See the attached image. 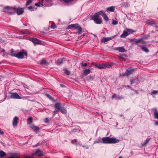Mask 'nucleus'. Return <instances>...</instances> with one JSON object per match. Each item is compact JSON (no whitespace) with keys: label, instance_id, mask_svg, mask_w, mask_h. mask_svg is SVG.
I'll return each instance as SVG.
<instances>
[{"label":"nucleus","instance_id":"f257e3e1","mask_svg":"<svg viewBox=\"0 0 158 158\" xmlns=\"http://www.w3.org/2000/svg\"><path fill=\"white\" fill-rule=\"evenodd\" d=\"M120 140L114 137H104L102 138V142L104 143H118Z\"/></svg>","mask_w":158,"mask_h":158},{"label":"nucleus","instance_id":"f03ea898","mask_svg":"<svg viewBox=\"0 0 158 158\" xmlns=\"http://www.w3.org/2000/svg\"><path fill=\"white\" fill-rule=\"evenodd\" d=\"M100 15V12H98L91 16L92 19L97 24H100L102 23V18L99 17Z\"/></svg>","mask_w":158,"mask_h":158},{"label":"nucleus","instance_id":"7ed1b4c3","mask_svg":"<svg viewBox=\"0 0 158 158\" xmlns=\"http://www.w3.org/2000/svg\"><path fill=\"white\" fill-rule=\"evenodd\" d=\"M3 11L7 14H14L15 13V9L11 7L6 6L4 8Z\"/></svg>","mask_w":158,"mask_h":158},{"label":"nucleus","instance_id":"20e7f679","mask_svg":"<svg viewBox=\"0 0 158 158\" xmlns=\"http://www.w3.org/2000/svg\"><path fill=\"white\" fill-rule=\"evenodd\" d=\"M131 41H135L137 45L141 47V48L144 46H145V45H146V43L143 41L142 39H139L138 40H136L135 39H131Z\"/></svg>","mask_w":158,"mask_h":158},{"label":"nucleus","instance_id":"39448f33","mask_svg":"<svg viewBox=\"0 0 158 158\" xmlns=\"http://www.w3.org/2000/svg\"><path fill=\"white\" fill-rule=\"evenodd\" d=\"M24 55L27 56V53L25 52L24 50H22L21 52H20L18 53H16L15 57L18 58L22 59Z\"/></svg>","mask_w":158,"mask_h":158},{"label":"nucleus","instance_id":"423d86ee","mask_svg":"<svg viewBox=\"0 0 158 158\" xmlns=\"http://www.w3.org/2000/svg\"><path fill=\"white\" fill-rule=\"evenodd\" d=\"M29 40L31 41L34 45L41 44H42L41 41L36 38H30Z\"/></svg>","mask_w":158,"mask_h":158},{"label":"nucleus","instance_id":"0eeeda50","mask_svg":"<svg viewBox=\"0 0 158 158\" xmlns=\"http://www.w3.org/2000/svg\"><path fill=\"white\" fill-rule=\"evenodd\" d=\"M134 71V69L131 67L129 68L126 71L124 74H123V76L126 75L128 76L131 74Z\"/></svg>","mask_w":158,"mask_h":158},{"label":"nucleus","instance_id":"6e6552de","mask_svg":"<svg viewBox=\"0 0 158 158\" xmlns=\"http://www.w3.org/2000/svg\"><path fill=\"white\" fill-rule=\"evenodd\" d=\"M95 67L99 69H102L109 68V65L107 64H99L95 65Z\"/></svg>","mask_w":158,"mask_h":158},{"label":"nucleus","instance_id":"1a4fd4ad","mask_svg":"<svg viewBox=\"0 0 158 158\" xmlns=\"http://www.w3.org/2000/svg\"><path fill=\"white\" fill-rule=\"evenodd\" d=\"M15 13H17L18 15L22 14L24 12V10L23 8L18 7L15 8Z\"/></svg>","mask_w":158,"mask_h":158},{"label":"nucleus","instance_id":"9d476101","mask_svg":"<svg viewBox=\"0 0 158 158\" xmlns=\"http://www.w3.org/2000/svg\"><path fill=\"white\" fill-rule=\"evenodd\" d=\"M73 28L78 30V33L80 34L81 33L82 29L77 24H73Z\"/></svg>","mask_w":158,"mask_h":158},{"label":"nucleus","instance_id":"9b49d317","mask_svg":"<svg viewBox=\"0 0 158 158\" xmlns=\"http://www.w3.org/2000/svg\"><path fill=\"white\" fill-rule=\"evenodd\" d=\"M11 98L15 99H21V97L16 93H11Z\"/></svg>","mask_w":158,"mask_h":158},{"label":"nucleus","instance_id":"f8f14e48","mask_svg":"<svg viewBox=\"0 0 158 158\" xmlns=\"http://www.w3.org/2000/svg\"><path fill=\"white\" fill-rule=\"evenodd\" d=\"M99 12H100V15L103 17L105 21H108L109 19L105 12L102 11H101Z\"/></svg>","mask_w":158,"mask_h":158},{"label":"nucleus","instance_id":"ddd939ff","mask_svg":"<svg viewBox=\"0 0 158 158\" xmlns=\"http://www.w3.org/2000/svg\"><path fill=\"white\" fill-rule=\"evenodd\" d=\"M29 126L34 131L38 132L40 130V128L38 127L34 126L33 125L30 124Z\"/></svg>","mask_w":158,"mask_h":158},{"label":"nucleus","instance_id":"4468645a","mask_svg":"<svg viewBox=\"0 0 158 158\" xmlns=\"http://www.w3.org/2000/svg\"><path fill=\"white\" fill-rule=\"evenodd\" d=\"M115 36V35H114V36H113L112 37H107V38L104 37L102 39V40L103 42H107L108 41L111 40L113 38H114Z\"/></svg>","mask_w":158,"mask_h":158},{"label":"nucleus","instance_id":"2eb2a0df","mask_svg":"<svg viewBox=\"0 0 158 158\" xmlns=\"http://www.w3.org/2000/svg\"><path fill=\"white\" fill-rule=\"evenodd\" d=\"M18 120V118L17 116L15 117L13 119V125L14 127L17 125Z\"/></svg>","mask_w":158,"mask_h":158},{"label":"nucleus","instance_id":"dca6fc26","mask_svg":"<svg viewBox=\"0 0 158 158\" xmlns=\"http://www.w3.org/2000/svg\"><path fill=\"white\" fill-rule=\"evenodd\" d=\"M83 74L85 76H86L91 72L90 69L84 70H83Z\"/></svg>","mask_w":158,"mask_h":158},{"label":"nucleus","instance_id":"f3484780","mask_svg":"<svg viewBox=\"0 0 158 158\" xmlns=\"http://www.w3.org/2000/svg\"><path fill=\"white\" fill-rule=\"evenodd\" d=\"M115 50L118 51L120 52H124L125 49L123 47H117L115 48Z\"/></svg>","mask_w":158,"mask_h":158},{"label":"nucleus","instance_id":"a211bd4d","mask_svg":"<svg viewBox=\"0 0 158 158\" xmlns=\"http://www.w3.org/2000/svg\"><path fill=\"white\" fill-rule=\"evenodd\" d=\"M146 23L149 25H153L156 24L155 22L152 19L148 20L146 21Z\"/></svg>","mask_w":158,"mask_h":158},{"label":"nucleus","instance_id":"6ab92c4d","mask_svg":"<svg viewBox=\"0 0 158 158\" xmlns=\"http://www.w3.org/2000/svg\"><path fill=\"white\" fill-rule=\"evenodd\" d=\"M35 154L39 156H42L43 155L42 152L39 149L37 150Z\"/></svg>","mask_w":158,"mask_h":158},{"label":"nucleus","instance_id":"aec40b11","mask_svg":"<svg viewBox=\"0 0 158 158\" xmlns=\"http://www.w3.org/2000/svg\"><path fill=\"white\" fill-rule=\"evenodd\" d=\"M55 107L56 109V110L59 111L61 109L60 104L59 103H56L55 105Z\"/></svg>","mask_w":158,"mask_h":158},{"label":"nucleus","instance_id":"412c9836","mask_svg":"<svg viewBox=\"0 0 158 158\" xmlns=\"http://www.w3.org/2000/svg\"><path fill=\"white\" fill-rule=\"evenodd\" d=\"M128 35V33L127 31H124L123 33L120 35V37L121 38H125Z\"/></svg>","mask_w":158,"mask_h":158},{"label":"nucleus","instance_id":"4be33fe9","mask_svg":"<svg viewBox=\"0 0 158 158\" xmlns=\"http://www.w3.org/2000/svg\"><path fill=\"white\" fill-rule=\"evenodd\" d=\"M141 49L144 52L148 53L149 52L148 49L146 47V45L145 46H143L141 48Z\"/></svg>","mask_w":158,"mask_h":158},{"label":"nucleus","instance_id":"5701e85b","mask_svg":"<svg viewBox=\"0 0 158 158\" xmlns=\"http://www.w3.org/2000/svg\"><path fill=\"white\" fill-rule=\"evenodd\" d=\"M16 52V51H14V50L13 49H11L10 50V55L12 56H15Z\"/></svg>","mask_w":158,"mask_h":158},{"label":"nucleus","instance_id":"b1692460","mask_svg":"<svg viewBox=\"0 0 158 158\" xmlns=\"http://www.w3.org/2000/svg\"><path fill=\"white\" fill-rule=\"evenodd\" d=\"M114 98H115V99L117 100L121 99L122 98L121 97L117 96L115 94L113 95L112 97V98L113 99Z\"/></svg>","mask_w":158,"mask_h":158},{"label":"nucleus","instance_id":"393cba45","mask_svg":"<svg viewBox=\"0 0 158 158\" xmlns=\"http://www.w3.org/2000/svg\"><path fill=\"white\" fill-rule=\"evenodd\" d=\"M6 155V153L3 151H0V158L5 156Z\"/></svg>","mask_w":158,"mask_h":158},{"label":"nucleus","instance_id":"a878e982","mask_svg":"<svg viewBox=\"0 0 158 158\" xmlns=\"http://www.w3.org/2000/svg\"><path fill=\"white\" fill-rule=\"evenodd\" d=\"M154 115L155 118L158 119V112L156 109H155Z\"/></svg>","mask_w":158,"mask_h":158},{"label":"nucleus","instance_id":"bb28decb","mask_svg":"<svg viewBox=\"0 0 158 158\" xmlns=\"http://www.w3.org/2000/svg\"><path fill=\"white\" fill-rule=\"evenodd\" d=\"M107 11H110L111 12H113L114 10V7L112 6L107 9Z\"/></svg>","mask_w":158,"mask_h":158},{"label":"nucleus","instance_id":"cd10ccee","mask_svg":"<svg viewBox=\"0 0 158 158\" xmlns=\"http://www.w3.org/2000/svg\"><path fill=\"white\" fill-rule=\"evenodd\" d=\"M43 1L44 0H41V2H39L38 3H35V5L37 6H40V5L41 4L42 6H43Z\"/></svg>","mask_w":158,"mask_h":158},{"label":"nucleus","instance_id":"c85d7f7f","mask_svg":"<svg viewBox=\"0 0 158 158\" xmlns=\"http://www.w3.org/2000/svg\"><path fill=\"white\" fill-rule=\"evenodd\" d=\"M63 60L62 59H58L56 61V63L58 65H60L62 63Z\"/></svg>","mask_w":158,"mask_h":158},{"label":"nucleus","instance_id":"c756f323","mask_svg":"<svg viewBox=\"0 0 158 158\" xmlns=\"http://www.w3.org/2000/svg\"><path fill=\"white\" fill-rule=\"evenodd\" d=\"M59 111H60L62 113L64 114H66L67 112L66 110L64 108H61Z\"/></svg>","mask_w":158,"mask_h":158},{"label":"nucleus","instance_id":"7c9ffc66","mask_svg":"<svg viewBox=\"0 0 158 158\" xmlns=\"http://www.w3.org/2000/svg\"><path fill=\"white\" fill-rule=\"evenodd\" d=\"M127 32L128 33V35L135 32V31H134L132 29H127Z\"/></svg>","mask_w":158,"mask_h":158},{"label":"nucleus","instance_id":"2f4dec72","mask_svg":"<svg viewBox=\"0 0 158 158\" xmlns=\"http://www.w3.org/2000/svg\"><path fill=\"white\" fill-rule=\"evenodd\" d=\"M73 25H73V24H71V25H70L68 26V27H67V28H66V29H71L73 28V27H73Z\"/></svg>","mask_w":158,"mask_h":158},{"label":"nucleus","instance_id":"473e14b6","mask_svg":"<svg viewBox=\"0 0 158 158\" xmlns=\"http://www.w3.org/2000/svg\"><path fill=\"white\" fill-rule=\"evenodd\" d=\"M149 141V139H147L146 140V142L145 143H143L142 144V145L143 146L146 145L147 143H148V142Z\"/></svg>","mask_w":158,"mask_h":158},{"label":"nucleus","instance_id":"72a5a7b5","mask_svg":"<svg viewBox=\"0 0 158 158\" xmlns=\"http://www.w3.org/2000/svg\"><path fill=\"white\" fill-rule=\"evenodd\" d=\"M158 93V90H153L152 92L151 93V94H156Z\"/></svg>","mask_w":158,"mask_h":158},{"label":"nucleus","instance_id":"f704fd0d","mask_svg":"<svg viewBox=\"0 0 158 158\" xmlns=\"http://www.w3.org/2000/svg\"><path fill=\"white\" fill-rule=\"evenodd\" d=\"M112 23L113 25H117L118 23V22L117 21L113 20Z\"/></svg>","mask_w":158,"mask_h":158},{"label":"nucleus","instance_id":"c9c22d12","mask_svg":"<svg viewBox=\"0 0 158 158\" xmlns=\"http://www.w3.org/2000/svg\"><path fill=\"white\" fill-rule=\"evenodd\" d=\"M71 142L73 143H77L78 142L77 141V140L76 139H74L72 140L71 141Z\"/></svg>","mask_w":158,"mask_h":158},{"label":"nucleus","instance_id":"e433bc0d","mask_svg":"<svg viewBox=\"0 0 158 158\" xmlns=\"http://www.w3.org/2000/svg\"><path fill=\"white\" fill-rule=\"evenodd\" d=\"M32 2V0H28L27 1V3H26V5L27 6V5H30Z\"/></svg>","mask_w":158,"mask_h":158},{"label":"nucleus","instance_id":"4c0bfd02","mask_svg":"<svg viewBox=\"0 0 158 158\" xmlns=\"http://www.w3.org/2000/svg\"><path fill=\"white\" fill-rule=\"evenodd\" d=\"M64 71H65V73L67 75H70V73L69 70L65 69L64 70Z\"/></svg>","mask_w":158,"mask_h":158},{"label":"nucleus","instance_id":"58836bf2","mask_svg":"<svg viewBox=\"0 0 158 158\" xmlns=\"http://www.w3.org/2000/svg\"><path fill=\"white\" fill-rule=\"evenodd\" d=\"M27 120L28 121H30V123H32V118L31 117H30Z\"/></svg>","mask_w":158,"mask_h":158},{"label":"nucleus","instance_id":"ea45409f","mask_svg":"<svg viewBox=\"0 0 158 158\" xmlns=\"http://www.w3.org/2000/svg\"><path fill=\"white\" fill-rule=\"evenodd\" d=\"M81 65L82 66H85V67H86L88 66L87 64L86 63H81Z\"/></svg>","mask_w":158,"mask_h":158},{"label":"nucleus","instance_id":"a19ab883","mask_svg":"<svg viewBox=\"0 0 158 158\" xmlns=\"http://www.w3.org/2000/svg\"><path fill=\"white\" fill-rule=\"evenodd\" d=\"M25 158H31V156L29 155H25L24 156Z\"/></svg>","mask_w":158,"mask_h":158},{"label":"nucleus","instance_id":"79ce46f5","mask_svg":"<svg viewBox=\"0 0 158 158\" xmlns=\"http://www.w3.org/2000/svg\"><path fill=\"white\" fill-rule=\"evenodd\" d=\"M46 61L44 60H42L41 61L40 63L41 64H45L46 63Z\"/></svg>","mask_w":158,"mask_h":158},{"label":"nucleus","instance_id":"37998d69","mask_svg":"<svg viewBox=\"0 0 158 158\" xmlns=\"http://www.w3.org/2000/svg\"><path fill=\"white\" fill-rule=\"evenodd\" d=\"M59 111V110H55L54 111H53V114H57V113Z\"/></svg>","mask_w":158,"mask_h":158},{"label":"nucleus","instance_id":"c03bdc74","mask_svg":"<svg viewBox=\"0 0 158 158\" xmlns=\"http://www.w3.org/2000/svg\"><path fill=\"white\" fill-rule=\"evenodd\" d=\"M51 27L52 28L55 29L56 27V26L55 25L52 24L51 26Z\"/></svg>","mask_w":158,"mask_h":158},{"label":"nucleus","instance_id":"a18cd8bd","mask_svg":"<svg viewBox=\"0 0 158 158\" xmlns=\"http://www.w3.org/2000/svg\"><path fill=\"white\" fill-rule=\"evenodd\" d=\"M16 158V157L15 156L13 155L12 156L8 157L7 158Z\"/></svg>","mask_w":158,"mask_h":158},{"label":"nucleus","instance_id":"49530a36","mask_svg":"<svg viewBox=\"0 0 158 158\" xmlns=\"http://www.w3.org/2000/svg\"><path fill=\"white\" fill-rule=\"evenodd\" d=\"M46 95L48 97H49L50 98H52V97L48 94H47Z\"/></svg>","mask_w":158,"mask_h":158},{"label":"nucleus","instance_id":"de8ad7c7","mask_svg":"<svg viewBox=\"0 0 158 158\" xmlns=\"http://www.w3.org/2000/svg\"><path fill=\"white\" fill-rule=\"evenodd\" d=\"M155 124L156 125H158V121H156L155 122Z\"/></svg>","mask_w":158,"mask_h":158},{"label":"nucleus","instance_id":"09e8293b","mask_svg":"<svg viewBox=\"0 0 158 158\" xmlns=\"http://www.w3.org/2000/svg\"><path fill=\"white\" fill-rule=\"evenodd\" d=\"M45 122H46V123H47V122H48V118H46Z\"/></svg>","mask_w":158,"mask_h":158},{"label":"nucleus","instance_id":"8fccbe9b","mask_svg":"<svg viewBox=\"0 0 158 158\" xmlns=\"http://www.w3.org/2000/svg\"><path fill=\"white\" fill-rule=\"evenodd\" d=\"M29 9L30 10L32 8V6H30L27 8Z\"/></svg>","mask_w":158,"mask_h":158},{"label":"nucleus","instance_id":"3c124183","mask_svg":"<svg viewBox=\"0 0 158 158\" xmlns=\"http://www.w3.org/2000/svg\"><path fill=\"white\" fill-rule=\"evenodd\" d=\"M134 81H133V80H132L131 81V84H133V83H134Z\"/></svg>","mask_w":158,"mask_h":158},{"label":"nucleus","instance_id":"603ef678","mask_svg":"<svg viewBox=\"0 0 158 158\" xmlns=\"http://www.w3.org/2000/svg\"><path fill=\"white\" fill-rule=\"evenodd\" d=\"M119 158H123V157L121 156L119 157Z\"/></svg>","mask_w":158,"mask_h":158},{"label":"nucleus","instance_id":"864d4df0","mask_svg":"<svg viewBox=\"0 0 158 158\" xmlns=\"http://www.w3.org/2000/svg\"><path fill=\"white\" fill-rule=\"evenodd\" d=\"M156 27L157 28H158V26H156Z\"/></svg>","mask_w":158,"mask_h":158},{"label":"nucleus","instance_id":"5fc2aeb1","mask_svg":"<svg viewBox=\"0 0 158 158\" xmlns=\"http://www.w3.org/2000/svg\"><path fill=\"white\" fill-rule=\"evenodd\" d=\"M2 51L3 52H4V50L3 49L2 50Z\"/></svg>","mask_w":158,"mask_h":158}]
</instances>
